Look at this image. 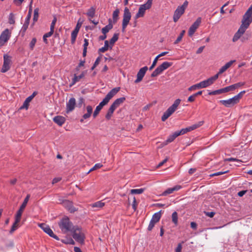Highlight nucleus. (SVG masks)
<instances>
[{"label":"nucleus","mask_w":252,"mask_h":252,"mask_svg":"<svg viewBox=\"0 0 252 252\" xmlns=\"http://www.w3.org/2000/svg\"><path fill=\"white\" fill-rule=\"evenodd\" d=\"M58 224L62 232L64 234L68 232H71L76 226L73 225L69 218L66 217L63 218L58 223Z\"/></svg>","instance_id":"f257e3e1"},{"label":"nucleus","mask_w":252,"mask_h":252,"mask_svg":"<svg viewBox=\"0 0 252 252\" xmlns=\"http://www.w3.org/2000/svg\"><path fill=\"white\" fill-rule=\"evenodd\" d=\"M71 232L73 238L76 242L81 245L84 244L85 234L81 228L76 226Z\"/></svg>","instance_id":"f03ea898"},{"label":"nucleus","mask_w":252,"mask_h":252,"mask_svg":"<svg viewBox=\"0 0 252 252\" xmlns=\"http://www.w3.org/2000/svg\"><path fill=\"white\" fill-rule=\"evenodd\" d=\"M181 100L179 98L176 99L173 104L170 106L163 113L161 117V120L164 122L167 120L177 109L181 103Z\"/></svg>","instance_id":"7ed1b4c3"},{"label":"nucleus","mask_w":252,"mask_h":252,"mask_svg":"<svg viewBox=\"0 0 252 252\" xmlns=\"http://www.w3.org/2000/svg\"><path fill=\"white\" fill-rule=\"evenodd\" d=\"M153 0H147L146 2L141 4L138 9L137 13L135 16V19H137L140 17H143L146 10H148L152 7Z\"/></svg>","instance_id":"20e7f679"},{"label":"nucleus","mask_w":252,"mask_h":252,"mask_svg":"<svg viewBox=\"0 0 252 252\" xmlns=\"http://www.w3.org/2000/svg\"><path fill=\"white\" fill-rule=\"evenodd\" d=\"M188 3L187 0L185 1L182 5L178 6L175 10L173 15V21L175 22H176L184 14L185 9L188 7Z\"/></svg>","instance_id":"39448f33"},{"label":"nucleus","mask_w":252,"mask_h":252,"mask_svg":"<svg viewBox=\"0 0 252 252\" xmlns=\"http://www.w3.org/2000/svg\"><path fill=\"white\" fill-rule=\"evenodd\" d=\"M120 90V87L113 88L107 94L104 98L99 103L103 106H105L109 102V100L119 92Z\"/></svg>","instance_id":"423d86ee"},{"label":"nucleus","mask_w":252,"mask_h":252,"mask_svg":"<svg viewBox=\"0 0 252 252\" xmlns=\"http://www.w3.org/2000/svg\"><path fill=\"white\" fill-rule=\"evenodd\" d=\"M120 90V87L113 88L107 94L104 98L99 103L103 106H105L109 102V100L119 92Z\"/></svg>","instance_id":"0eeeda50"},{"label":"nucleus","mask_w":252,"mask_h":252,"mask_svg":"<svg viewBox=\"0 0 252 252\" xmlns=\"http://www.w3.org/2000/svg\"><path fill=\"white\" fill-rule=\"evenodd\" d=\"M120 90V87L113 88L107 94L104 98L99 103L103 106H105L109 102V100L119 92Z\"/></svg>","instance_id":"6e6552de"},{"label":"nucleus","mask_w":252,"mask_h":252,"mask_svg":"<svg viewBox=\"0 0 252 252\" xmlns=\"http://www.w3.org/2000/svg\"><path fill=\"white\" fill-rule=\"evenodd\" d=\"M131 15L127 7H125L123 15V19L122 22V32H125L126 28L128 24L129 21L131 19Z\"/></svg>","instance_id":"1a4fd4ad"},{"label":"nucleus","mask_w":252,"mask_h":252,"mask_svg":"<svg viewBox=\"0 0 252 252\" xmlns=\"http://www.w3.org/2000/svg\"><path fill=\"white\" fill-rule=\"evenodd\" d=\"M11 32L8 29H5L0 35V47L3 46L10 39Z\"/></svg>","instance_id":"9d476101"},{"label":"nucleus","mask_w":252,"mask_h":252,"mask_svg":"<svg viewBox=\"0 0 252 252\" xmlns=\"http://www.w3.org/2000/svg\"><path fill=\"white\" fill-rule=\"evenodd\" d=\"M32 0L30 2L28 15L26 18L25 23H24V25H23L21 30V32H22L23 34H25V32L27 31V30L28 28L29 23H30V20L31 18V15H32Z\"/></svg>","instance_id":"9b49d317"},{"label":"nucleus","mask_w":252,"mask_h":252,"mask_svg":"<svg viewBox=\"0 0 252 252\" xmlns=\"http://www.w3.org/2000/svg\"><path fill=\"white\" fill-rule=\"evenodd\" d=\"M11 61L10 57L7 55L3 56V63L1 69V72L5 73L9 70L11 67Z\"/></svg>","instance_id":"f8f14e48"},{"label":"nucleus","mask_w":252,"mask_h":252,"mask_svg":"<svg viewBox=\"0 0 252 252\" xmlns=\"http://www.w3.org/2000/svg\"><path fill=\"white\" fill-rule=\"evenodd\" d=\"M201 20L202 19L201 17H198L196 21L192 24L188 31L189 36L191 37L193 35V34L194 33L196 30L200 26L201 23Z\"/></svg>","instance_id":"ddd939ff"},{"label":"nucleus","mask_w":252,"mask_h":252,"mask_svg":"<svg viewBox=\"0 0 252 252\" xmlns=\"http://www.w3.org/2000/svg\"><path fill=\"white\" fill-rule=\"evenodd\" d=\"M218 78V74H216L207 80L200 82L199 83L201 88H206L212 84Z\"/></svg>","instance_id":"4468645a"},{"label":"nucleus","mask_w":252,"mask_h":252,"mask_svg":"<svg viewBox=\"0 0 252 252\" xmlns=\"http://www.w3.org/2000/svg\"><path fill=\"white\" fill-rule=\"evenodd\" d=\"M252 22V16L245 14L243 16V19L242 21V24L240 26L241 28L246 30L249 27L250 24Z\"/></svg>","instance_id":"2eb2a0df"},{"label":"nucleus","mask_w":252,"mask_h":252,"mask_svg":"<svg viewBox=\"0 0 252 252\" xmlns=\"http://www.w3.org/2000/svg\"><path fill=\"white\" fill-rule=\"evenodd\" d=\"M39 226L45 233L48 234L50 237H53L57 240H59V237L54 234L53 231L48 225L45 223H41L39 225Z\"/></svg>","instance_id":"dca6fc26"},{"label":"nucleus","mask_w":252,"mask_h":252,"mask_svg":"<svg viewBox=\"0 0 252 252\" xmlns=\"http://www.w3.org/2000/svg\"><path fill=\"white\" fill-rule=\"evenodd\" d=\"M219 102L226 107H231L239 103L234 96L227 100H220Z\"/></svg>","instance_id":"f3484780"},{"label":"nucleus","mask_w":252,"mask_h":252,"mask_svg":"<svg viewBox=\"0 0 252 252\" xmlns=\"http://www.w3.org/2000/svg\"><path fill=\"white\" fill-rule=\"evenodd\" d=\"M148 69V68L146 66H145L143 67H142L141 68H140L139 69V70L138 71V72L137 74V76H136L137 78L134 81L135 83H138L142 80V79H143L144 76H145L146 72Z\"/></svg>","instance_id":"a211bd4d"},{"label":"nucleus","mask_w":252,"mask_h":252,"mask_svg":"<svg viewBox=\"0 0 252 252\" xmlns=\"http://www.w3.org/2000/svg\"><path fill=\"white\" fill-rule=\"evenodd\" d=\"M76 105V100L74 97L70 98L66 102V112L69 113L72 112L75 108Z\"/></svg>","instance_id":"6ab92c4d"},{"label":"nucleus","mask_w":252,"mask_h":252,"mask_svg":"<svg viewBox=\"0 0 252 252\" xmlns=\"http://www.w3.org/2000/svg\"><path fill=\"white\" fill-rule=\"evenodd\" d=\"M30 197V194H28L27 195V196L26 197V198H25L23 203L21 205L19 209L18 210V211H17V213H16L15 216H18V217L21 218L22 213H23L25 208H26V207L27 206V203H28V202L29 201Z\"/></svg>","instance_id":"aec40b11"},{"label":"nucleus","mask_w":252,"mask_h":252,"mask_svg":"<svg viewBox=\"0 0 252 252\" xmlns=\"http://www.w3.org/2000/svg\"><path fill=\"white\" fill-rule=\"evenodd\" d=\"M36 94V92H33V94L28 97L26 100L24 101L23 105L20 107L21 109H26L27 110L29 107V103L32 101V100L33 98L35 95Z\"/></svg>","instance_id":"412c9836"},{"label":"nucleus","mask_w":252,"mask_h":252,"mask_svg":"<svg viewBox=\"0 0 252 252\" xmlns=\"http://www.w3.org/2000/svg\"><path fill=\"white\" fill-rule=\"evenodd\" d=\"M87 113L84 114L82 116V118L80 119V122L83 123L84 122V120L87 119L89 118L92 113H93V107L90 105H88L86 107Z\"/></svg>","instance_id":"4be33fe9"},{"label":"nucleus","mask_w":252,"mask_h":252,"mask_svg":"<svg viewBox=\"0 0 252 252\" xmlns=\"http://www.w3.org/2000/svg\"><path fill=\"white\" fill-rule=\"evenodd\" d=\"M235 62V60H231L226 63H225L223 66H222L219 70L218 73L217 74H221L224 72H225L228 68H229L232 64Z\"/></svg>","instance_id":"5701e85b"},{"label":"nucleus","mask_w":252,"mask_h":252,"mask_svg":"<svg viewBox=\"0 0 252 252\" xmlns=\"http://www.w3.org/2000/svg\"><path fill=\"white\" fill-rule=\"evenodd\" d=\"M246 30L243 28L240 27L238 31L235 33L233 37V41L235 42L237 41L240 37L244 34Z\"/></svg>","instance_id":"b1692460"},{"label":"nucleus","mask_w":252,"mask_h":252,"mask_svg":"<svg viewBox=\"0 0 252 252\" xmlns=\"http://www.w3.org/2000/svg\"><path fill=\"white\" fill-rule=\"evenodd\" d=\"M54 122L59 126H62L65 121V118L63 116H57L53 118Z\"/></svg>","instance_id":"393cba45"},{"label":"nucleus","mask_w":252,"mask_h":252,"mask_svg":"<svg viewBox=\"0 0 252 252\" xmlns=\"http://www.w3.org/2000/svg\"><path fill=\"white\" fill-rule=\"evenodd\" d=\"M125 100L126 98L125 97L117 98L113 102V103L111 105L116 109L121 104H122Z\"/></svg>","instance_id":"a878e982"},{"label":"nucleus","mask_w":252,"mask_h":252,"mask_svg":"<svg viewBox=\"0 0 252 252\" xmlns=\"http://www.w3.org/2000/svg\"><path fill=\"white\" fill-rule=\"evenodd\" d=\"M21 220L20 217H18V216H15V222L12 225L11 228L10 230V233L12 234L15 231L18 227V223Z\"/></svg>","instance_id":"bb28decb"},{"label":"nucleus","mask_w":252,"mask_h":252,"mask_svg":"<svg viewBox=\"0 0 252 252\" xmlns=\"http://www.w3.org/2000/svg\"><path fill=\"white\" fill-rule=\"evenodd\" d=\"M86 73L87 71H84L79 75L77 76L75 74L72 79V85L75 84L77 82H78L81 79L83 78Z\"/></svg>","instance_id":"cd10ccee"},{"label":"nucleus","mask_w":252,"mask_h":252,"mask_svg":"<svg viewBox=\"0 0 252 252\" xmlns=\"http://www.w3.org/2000/svg\"><path fill=\"white\" fill-rule=\"evenodd\" d=\"M164 69L161 67V65L158 66L152 73L151 76L153 77H156L161 74Z\"/></svg>","instance_id":"c85d7f7f"},{"label":"nucleus","mask_w":252,"mask_h":252,"mask_svg":"<svg viewBox=\"0 0 252 252\" xmlns=\"http://www.w3.org/2000/svg\"><path fill=\"white\" fill-rule=\"evenodd\" d=\"M203 124H204L203 121H200L196 124H194L189 126L188 128H189V131H191L192 130H193L199 127L200 126H202Z\"/></svg>","instance_id":"c756f323"},{"label":"nucleus","mask_w":252,"mask_h":252,"mask_svg":"<svg viewBox=\"0 0 252 252\" xmlns=\"http://www.w3.org/2000/svg\"><path fill=\"white\" fill-rule=\"evenodd\" d=\"M119 34L118 33H114L113 37L110 40L109 43L110 49H112L114 44L118 40L119 38Z\"/></svg>","instance_id":"7c9ffc66"},{"label":"nucleus","mask_w":252,"mask_h":252,"mask_svg":"<svg viewBox=\"0 0 252 252\" xmlns=\"http://www.w3.org/2000/svg\"><path fill=\"white\" fill-rule=\"evenodd\" d=\"M178 136H179V135L177 131L174 132L173 134L169 136L165 141L166 144L173 141Z\"/></svg>","instance_id":"2f4dec72"},{"label":"nucleus","mask_w":252,"mask_h":252,"mask_svg":"<svg viewBox=\"0 0 252 252\" xmlns=\"http://www.w3.org/2000/svg\"><path fill=\"white\" fill-rule=\"evenodd\" d=\"M65 205H67L68 211L71 213H73L76 211L75 207H74L72 204V203L68 200H65L64 202Z\"/></svg>","instance_id":"473e14b6"},{"label":"nucleus","mask_w":252,"mask_h":252,"mask_svg":"<svg viewBox=\"0 0 252 252\" xmlns=\"http://www.w3.org/2000/svg\"><path fill=\"white\" fill-rule=\"evenodd\" d=\"M161 216L160 211L156 213L153 215L152 218L151 220L155 223H157L159 220Z\"/></svg>","instance_id":"72a5a7b5"},{"label":"nucleus","mask_w":252,"mask_h":252,"mask_svg":"<svg viewBox=\"0 0 252 252\" xmlns=\"http://www.w3.org/2000/svg\"><path fill=\"white\" fill-rule=\"evenodd\" d=\"M115 110V109L111 105L105 115V118L108 120H110Z\"/></svg>","instance_id":"f704fd0d"},{"label":"nucleus","mask_w":252,"mask_h":252,"mask_svg":"<svg viewBox=\"0 0 252 252\" xmlns=\"http://www.w3.org/2000/svg\"><path fill=\"white\" fill-rule=\"evenodd\" d=\"M109 48H110L109 42L108 40H105L104 41V46L98 49V52L104 53L108 50Z\"/></svg>","instance_id":"c9c22d12"},{"label":"nucleus","mask_w":252,"mask_h":252,"mask_svg":"<svg viewBox=\"0 0 252 252\" xmlns=\"http://www.w3.org/2000/svg\"><path fill=\"white\" fill-rule=\"evenodd\" d=\"M62 242L65 244L74 245L75 242L71 237H65L64 239H62Z\"/></svg>","instance_id":"e433bc0d"},{"label":"nucleus","mask_w":252,"mask_h":252,"mask_svg":"<svg viewBox=\"0 0 252 252\" xmlns=\"http://www.w3.org/2000/svg\"><path fill=\"white\" fill-rule=\"evenodd\" d=\"M105 205V203L103 202L102 201H97L91 205V206L93 208H101Z\"/></svg>","instance_id":"4c0bfd02"},{"label":"nucleus","mask_w":252,"mask_h":252,"mask_svg":"<svg viewBox=\"0 0 252 252\" xmlns=\"http://www.w3.org/2000/svg\"><path fill=\"white\" fill-rule=\"evenodd\" d=\"M119 13L120 10L119 9H116L115 11H114L113 13V21L114 23H116L118 21Z\"/></svg>","instance_id":"58836bf2"},{"label":"nucleus","mask_w":252,"mask_h":252,"mask_svg":"<svg viewBox=\"0 0 252 252\" xmlns=\"http://www.w3.org/2000/svg\"><path fill=\"white\" fill-rule=\"evenodd\" d=\"M95 8L93 7H91L90 9H88L87 13V15L91 18L94 17L95 15Z\"/></svg>","instance_id":"ea45409f"},{"label":"nucleus","mask_w":252,"mask_h":252,"mask_svg":"<svg viewBox=\"0 0 252 252\" xmlns=\"http://www.w3.org/2000/svg\"><path fill=\"white\" fill-rule=\"evenodd\" d=\"M88 45H89L88 40L86 38L84 39V43L83 45L84 49H83V56L84 57L86 56L87 47H88Z\"/></svg>","instance_id":"a19ab883"},{"label":"nucleus","mask_w":252,"mask_h":252,"mask_svg":"<svg viewBox=\"0 0 252 252\" xmlns=\"http://www.w3.org/2000/svg\"><path fill=\"white\" fill-rule=\"evenodd\" d=\"M113 27V26L109 24L102 29V32L104 34H106Z\"/></svg>","instance_id":"79ce46f5"},{"label":"nucleus","mask_w":252,"mask_h":252,"mask_svg":"<svg viewBox=\"0 0 252 252\" xmlns=\"http://www.w3.org/2000/svg\"><path fill=\"white\" fill-rule=\"evenodd\" d=\"M78 33V32L75 31V30H73L71 34V42L72 44L74 43V42L76 40V38L77 36Z\"/></svg>","instance_id":"37998d69"},{"label":"nucleus","mask_w":252,"mask_h":252,"mask_svg":"<svg viewBox=\"0 0 252 252\" xmlns=\"http://www.w3.org/2000/svg\"><path fill=\"white\" fill-rule=\"evenodd\" d=\"M222 93H224L223 88H222V89H220L219 90H215V91H214L212 92H210L208 93V94L209 95H216V94H222Z\"/></svg>","instance_id":"c03bdc74"},{"label":"nucleus","mask_w":252,"mask_h":252,"mask_svg":"<svg viewBox=\"0 0 252 252\" xmlns=\"http://www.w3.org/2000/svg\"><path fill=\"white\" fill-rule=\"evenodd\" d=\"M172 220L173 222L177 225L178 223V214L176 212H174L172 214Z\"/></svg>","instance_id":"a18cd8bd"},{"label":"nucleus","mask_w":252,"mask_h":252,"mask_svg":"<svg viewBox=\"0 0 252 252\" xmlns=\"http://www.w3.org/2000/svg\"><path fill=\"white\" fill-rule=\"evenodd\" d=\"M185 33V30H183L180 33V35L178 36V37H177V39L174 42V44H178L179 42H180L184 35Z\"/></svg>","instance_id":"49530a36"},{"label":"nucleus","mask_w":252,"mask_h":252,"mask_svg":"<svg viewBox=\"0 0 252 252\" xmlns=\"http://www.w3.org/2000/svg\"><path fill=\"white\" fill-rule=\"evenodd\" d=\"M53 32H51V31H50L49 32L45 33L43 36V41L46 43H48V41H47V38L49 37H50L53 34Z\"/></svg>","instance_id":"de8ad7c7"},{"label":"nucleus","mask_w":252,"mask_h":252,"mask_svg":"<svg viewBox=\"0 0 252 252\" xmlns=\"http://www.w3.org/2000/svg\"><path fill=\"white\" fill-rule=\"evenodd\" d=\"M144 191V189H132L130 190L131 194H141Z\"/></svg>","instance_id":"09e8293b"},{"label":"nucleus","mask_w":252,"mask_h":252,"mask_svg":"<svg viewBox=\"0 0 252 252\" xmlns=\"http://www.w3.org/2000/svg\"><path fill=\"white\" fill-rule=\"evenodd\" d=\"M176 131H177V133H178L179 136L181 135H183V134H184L185 133H187L188 132H189V128H188V127H187L186 128H182L180 130Z\"/></svg>","instance_id":"8fccbe9b"},{"label":"nucleus","mask_w":252,"mask_h":252,"mask_svg":"<svg viewBox=\"0 0 252 252\" xmlns=\"http://www.w3.org/2000/svg\"><path fill=\"white\" fill-rule=\"evenodd\" d=\"M38 12H39V9L38 8H36L34 10L33 20L34 22H36L38 20Z\"/></svg>","instance_id":"3c124183"},{"label":"nucleus","mask_w":252,"mask_h":252,"mask_svg":"<svg viewBox=\"0 0 252 252\" xmlns=\"http://www.w3.org/2000/svg\"><path fill=\"white\" fill-rule=\"evenodd\" d=\"M102 164L101 163H96L94 165V166L92 167L89 171L87 173L88 174L90 172H91V171H93L94 170H95L97 169H99V168H100L101 167H102Z\"/></svg>","instance_id":"603ef678"},{"label":"nucleus","mask_w":252,"mask_h":252,"mask_svg":"<svg viewBox=\"0 0 252 252\" xmlns=\"http://www.w3.org/2000/svg\"><path fill=\"white\" fill-rule=\"evenodd\" d=\"M172 64V63H169L167 62H163L161 64V67H163V69L165 70L167 69L168 67L171 66Z\"/></svg>","instance_id":"864d4df0"},{"label":"nucleus","mask_w":252,"mask_h":252,"mask_svg":"<svg viewBox=\"0 0 252 252\" xmlns=\"http://www.w3.org/2000/svg\"><path fill=\"white\" fill-rule=\"evenodd\" d=\"M8 22L10 24H14L15 23L14 15L12 13L9 14Z\"/></svg>","instance_id":"5fc2aeb1"},{"label":"nucleus","mask_w":252,"mask_h":252,"mask_svg":"<svg viewBox=\"0 0 252 252\" xmlns=\"http://www.w3.org/2000/svg\"><path fill=\"white\" fill-rule=\"evenodd\" d=\"M56 22H57V18L55 16H54V19L52 20L51 26H50V31H51L53 32L54 31V28H55V26L56 23Z\"/></svg>","instance_id":"6e6d98bb"},{"label":"nucleus","mask_w":252,"mask_h":252,"mask_svg":"<svg viewBox=\"0 0 252 252\" xmlns=\"http://www.w3.org/2000/svg\"><path fill=\"white\" fill-rule=\"evenodd\" d=\"M36 42V39L35 38H33L31 41L30 43L29 46L30 49L32 50L34 47L35 43Z\"/></svg>","instance_id":"4d7b16f0"},{"label":"nucleus","mask_w":252,"mask_h":252,"mask_svg":"<svg viewBox=\"0 0 252 252\" xmlns=\"http://www.w3.org/2000/svg\"><path fill=\"white\" fill-rule=\"evenodd\" d=\"M246 93L245 91H242L240 92L238 94L234 96L235 98L238 100L239 102L240 99L242 97L243 95Z\"/></svg>","instance_id":"13d9d810"},{"label":"nucleus","mask_w":252,"mask_h":252,"mask_svg":"<svg viewBox=\"0 0 252 252\" xmlns=\"http://www.w3.org/2000/svg\"><path fill=\"white\" fill-rule=\"evenodd\" d=\"M200 88H201V87H200L199 83H197L196 84H195L194 85L190 86L189 88V91H190L196 90L197 89H200Z\"/></svg>","instance_id":"bf43d9fd"},{"label":"nucleus","mask_w":252,"mask_h":252,"mask_svg":"<svg viewBox=\"0 0 252 252\" xmlns=\"http://www.w3.org/2000/svg\"><path fill=\"white\" fill-rule=\"evenodd\" d=\"M173 191L172 188H169L162 193V195L165 196L167 194L172 193Z\"/></svg>","instance_id":"052dcab7"},{"label":"nucleus","mask_w":252,"mask_h":252,"mask_svg":"<svg viewBox=\"0 0 252 252\" xmlns=\"http://www.w3.org/2000/svg\"><path fill=\"white\" fill-rule=\"evenodd\" d=\"M228 172V170L225 171H223V172H218L212 174L210 176V177H213V176H220V175H222V174H223L224 173H227Z\"/></svg>","instance_id":"680f3d73"},{"label":"nucleus","mask_w":252,"mask_h":252,"mask_svg":"<svg viewBox=\"0 0 252 252\" xmlns=\"http://www.w3.org/2000/svg\"><path fill=\"white\" fill-rule=\"evenodd\" d=\"M155 224H156V223L155 222H154L151 220L150 222L149 223V226L148 227V230L149 231L152 230V229L153 228V227H154Z\"/></svg>","instance_id":"e2e57ef3"},{"label":"nucleus","mask_w":252,"mask_h":252,"mask_svg":"<svg viewBox=\"0 0 252 252\" xmlns=\"http://www.w3.org/2000/svg\"><path fill=\"white\" fill-rule=\"evenodd\" d=\"M158 59L157 57L155 58V59H154V61L153 62L152 64L149 67V70H152L154 68V67L155 66V65H156V64L157 63Z\"/></svg>","instance_id":"0e129e2a"},{"label":"nucleus","mask_w":252,"mask_h":252,"mask_svg":"<svg viewBox=\"0 0 252 252\" xmlns=\"http://www.w3.org/2000/svg\"><path fill=\"white\" fill-rule=\"evenodd\" d=\"M100 110H101L99 109V108L96 107V108L93 113V117L94 118H95L96 117V116L98 114V113Z\"/></svg>","instance_id":"69168bd1"},{"label":"nucleus","mask_w":252,"mask_h":252,"mask_svg":"<svg viewBox=\"0 0 252 252\" xmlns=\"http://www.w3.org/2000/svg\"><path fill=\"white\" fill-rule=\"evenodd\" d=\"M182 246L181 243L178 244L177 248L175 249V252H181Z\"/></svg>","instance_id":"338daca9"},{"label":"nucleus","mask_w":252,"mask_h":252,"mask_svg":"<svg viewBox=\"0 0 252 252\" xmlns=\"http://www.w3.org/2000/svg\"><path fill=\"white\" fill-rule=\"evenodd\" d=\"M195 97H196L195 95H194V94H193L189 97V98L188 99V101L191 102H193L194 101Z\"/></svg>","instance_id":"774afa93"}]
</instances>
